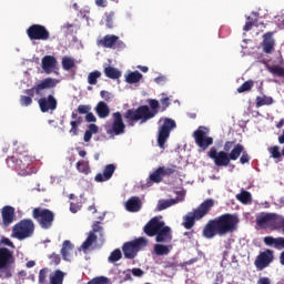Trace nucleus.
<instances>
[{
	"label": "nucleus",
	"mask_w": 284,
	"mask_h": 284,
	"mask_svg": "<svg viewBox=\"0 0 284 284\" xmlns=\"http://www.w3.org/2000/svg\"><path fill=\"white\" fill-rule=\"evenodd\" d=\"M207 128L199 126L197 130L193 132V139L197 148H200L199 152H205L210 145L214 144V139L212 136H207Z\"/></svg>",
	"instance_id": "obj_12"
},
{
	"label": "nucleus",
	"mask_w": 284,
	"mask_h": 284,
	"mask_svg": "<svg viewBox=\"0 0 284 284\" xmlns=\"http://www.w3.org/2000/svg\"><path fill=\"white\" fill-rule=\"evenodd\" d=\"M123 257V254L121 253L120 248H115L109 256L110 263H116L118 261H121Z\"/></svg>",
	"instance_id": "obj_43"
},
{
	"label": "nucleus",
	"mask_w": 284,
	"mask_h": 284,
	"mask_svg": "<svg viewBox=\"0 0 284 284\" xmlns=\"http://www.w3.org/2000/svg\"><path fill=\"white\" fill-rule=\"evenodd\" d=\"M270 72L275 74V77H284V68L278 65H273L270 68Z\"/></svg>",
	"instance_id": "obj_49"
},
{
	"label": "nucleus",
	"mask_w": 284,
	"mask_h": 284,
	"mask_svg": "<svg viewBox=\"0 0 284 284\" xmlns=\"http://www.w3.org/2000/svg\"><path fill=\"white\" fill-rule=\"evenodd\" d=\"M50 258L54 265H59V263H61V256H59V254L53 253L51 254Z\"/></svg>",
	"instance_id": "obj_57"
},
{
	"label": "nucleus",
	"mask_w": 284,
	"mask_h": 284,
	"mask_svg": "<svg viewBox=\"0 0 284 284\" xmlns=\"http://www.w3.org/2000/svg\"><path fill=\"white\" fill-rule=\"evenodd\" d=\"M274 103V99L272 97H257L256 98V108H263V105H272Z\"/></svg>",
	"instance_id": "obj_36"
},
{
	"label": "nucleus",
	"mask_w": 284,
	"mask_h": 284,
	"mask_svg": "<svg viewBox=\"0 0 284 284\" xmlns=\"http://www.w3.org/2000/svg\"><path fill=\"white\" fill-rule=\"evenodd\" d=\"M114 172H116V166L114 164H108L104 168L103 173H98L94 180L97 183H104V181H110L112 179Z\"/></svg>",
	"instance_id": "obj_22"
},
{
	"label": "nucleus",
	"mask_w": 284,
	"mask_h": 284,
	"mask_svg": "<svg viewBox=\"0 0 284 284\" xmlns=\"http://www.w3.org/2000/svg\"><path fill=\"white\" fill-rule=\"evenodd\" d=\"M252 28H254V20L251 17H248L247 22L245 23L243 30H244V32H250V30H252Z\"/></svg>",
	"instance_id": "obj_51"
},
{
	"label": "nucleus",
	"mask_w": 284,
	"mask_h": 284,
	"mask_svg": "<svg viewBox=\"0 0 284 284\" xmlns=\"http://www.w3.org/2000/svg\"><path fill=\"white\" fill-rule=\"evenodd\" d=\"M98 8H108V0H95Z\"/></svg>",
	"instance_id": "obj_61"
},
{
	"label": "nucleus",
	"mask_w": 284,
	"mask_h": 284,
	"mask_svg": "<svg viewBox=\"0 0 284 284\" xmlns=\"http://www.w3.org/2000/svg\"><path fill=\"white\" fill-rule=\"evenodd\" d=\"M176 128V121L165 118L163 120V124L159 126L158 131V145L161 150H165V143H168V139H170V134L172 130Z\"/></svg>",
	"instance_id": "obj_11"
},
{
	"label": "nucleus",
	"mask_w": 284,
	"mask_h": 284,
	"mask_svg": "<svg viewBox=\"0 0 284 284\" xmlns=\"http://www.w3.org/2000/svg\"><path fill=\"white\" fill-rule=\"evenodd\" d=\"M90 105H83V104H80L78 106V112L79 114H88L90 112Z\"/></svg>",
	"instance_id": "obj_52"
},
{
	"label": "nucleus",
	"mask_w": 284,
	"mask_h": 284,
	"mask_svg": "<svg viewBox=\"0 0 284 284\" xmlns=\"http://www.w3.org/2000/svg\"><path fill=\"white\" fill-rule=\"evenodd\" d=\"M74 250V245H72V242L70 240H67L62 244L61 248V255L64 261H68V256H70V252Z\"/></svg>",
	"instance_id": "obj_33"
},
{
	"label": "nucleus",
	"mask_w": 284,
	"mask_h": 284,
	"mask_svg": "<svg viewBox=\"0 0 284 284\" xmlns=\"http://www.w3.org/2000/svg\"><path fill=\"white\" fill-rule=\"evenodd\" d=\"M148 247V240L145 237H139L130 242H125L122 246V252L125 258H135L136 254Z\"/></svg>",
	"instance_id": "obj_10"
},
{
	"label": "nucleus",
	"mask_w": 284,
	"mask_h": 284,
	"mask_svg": "<svg viewBox=\"0 0 284 284\" xmlns=\"http://www.w3.org/2000/svg\"><path fill=\"white\" fill-rule=\"evenodd\" d=\"M241 158H240V163L241 165H245V164H250L251 161V156L250 153H247V151H245V149H243V152H241Z\"/></svg>",
	"instance_id": "obj_47"
},
{
	"label": "nucleus",
	"mask_w": 284,
	"mask_h": 284,
	"mask_svg": "<svg viewBox=\"0 0 284 284\" xmlns=\"http://www.w3.org/2000/svg\"><path fill=\"white\" fill-rule=\"evenodd\" d=\"M156 243H172V229L165 224L155 234Z\"/></svg>",
	"instance_id": "obj_21"
},
{
	"label": "nucleus",
	"mask_w": 284,
	"mask_h": 284,
	"mask_svg": "<svg viewBox=\"0 0 284 284\" xmlns=\"http://www.w3.org/2000/svg\"><path fill=\"white\" fill-rule=\"evenodd\" d=\"M14 207L6 205L1 209V217L3 227H10L14 223Z\"/></svg>",
	"instance_id": "obj_20"
},
{
	"label": "nucleus",
	"mask_w": 284,
	"mask_h": 284,
	"mask_svg": "<svg viewBox=\"0 0 284 284\" xmlns=\"http://www.w3.org/2000/svg\"><path fill=\"white\" fill-rule=\"evenodd\" d=\"M214 207V200L207 199L203 203H201L197 209L193 210V212H189L183 217V227L185 230H192L193 225L196 221H201L204 216H207L210 214V210Z\"/></svg>",
	"instance_id": "obj_5"
},
{
	"label": "nucleus",
	"mask_w": 284,
	"mask_h": 284,
	"mask_svg": "<svg viewBox=\"0 0 284 284\" xmlns=\"http://www.w3.org/2000/svg\"><path fill=\"white\" fill-rule=\"evenodd\" d=\"M85 122H87V123H97V116H94V113L89 112V113L85 115Z\"/></svg>",
	"instance_id": "obj_55"
},
{
	"label": "nucleus",
	"mask_w": 284,
	"mask_h": 284,
	"mask_svg": "<svg viewBox=\"0 0 284 284\" xmlns=\"http://www.w3.org/2000/svg\"><path fill=\"white\" fill-rule=\"evenodd\" d=\"M234 141H226L224 143V150L223 152H230V150H232V148H234Z\"/></svg>",
	"instance_id": "obj_58"
},
{
	"label": "nucleus",
	"mask_w": 284,
	"mask_h": 284,
	"mask_svg": "<svg viewBox=\"0 0 284 284\" xmlns=\"http://www.w3.org/2000/svg\"><path fill=\"white\" fill-rule=\"evenodd\" d=\"M153 252L156 256H168L172 252V245L155 244Z\"/></svg>",
	"instance_id": "obj_28"
},
{
	"label": "nucleus",
	"mask_w": 284,
	"mask_h": 284,
	"mask_svg": "<svg viewBox=\"0 0 284 284\" xmlns=\"http://www.w3.org/2000/svg\"><path fill=\"white\" fill-rule=\"evenodd\" d=\"M243 150L244 148L241 143L235 144L230 153L225 151H219L216 150V146H212L207 152V156L214 162L216 168H227L232 161H239Z\"/></svg>",
	"instance_id": "obj_3"
},
{
	"label": "nucleus",
	"mask_w": 284,
	"mask_h": 284,
	"mask_svg": "<svg viewBox=\"0 0 284 284\" xmlns=\"http://www.w3.org/2000/svg\"><path fill=\"white\" fill-rule=\"evenodd\" d=\"M239 225V215L232 213H224L213 220H210L202 234L204 239H214V236H225L232 232H236Z\"/></svg>",
	"instance_id": "obj_1"
},
{
	"label": "nucleus",
	"mask_w": 284,
	"mask_h": 284,
	"mask_svg": "<svg viewBox=\"0 0 284 284\" xmlns=\"http://www.w3.org/2000/svg\"><path fill=\"white\" fill-rule=\"evenodd\" d=\"M34 234V222L31 219H24L12 227V236L18 241H26Z\"/></svg>",
	"instance_id": "obj_7"
},
{
	"label": "nucleus",
	"mask_w": 284,
	"mask_h": 284,
	"mask_svg": "<svg viewBox=\"0 0 284 284\" xmlns=\"http://www.w3.org/2000/svg\"><path fill=\"white\" fill-rule=\"evenodd\" d=\"M1 243H2L3 245H7L8 247H14V243H12V241H10V239H8V237H3V239L1 240Z\"/></svg>",
	"instance_id": "obj_60"
},
{
	"label": "nucleus",
	"mask_w": 284,
	"mask_h": 284,
	"mask_svg": "<svg viewBox=\"0 0 284 284\" xmlns=\"http://www.w3.org/2000/svg\"><path fill=\"white\" fill-rule=\"evenodd\" d=\"M176 203H179V200H160L156 210L158 212H163V210H168V207H172V205H176Z\"/></svg>",
	"instance_id": "obj_31"
},
{
	"label": "nucleus",
	"mask_w": 284,
	"mask_h": 284,
	"mask_svg": "<svg viewBox=\"0 0 284 284\" xmlns=\"http://www.w3.org/2000/svg\"><path fill=\"white\" fill-rule=\"evenodd\" d=\"M104 74L108 79H121V71L119 69L113 68L111 65L104 68Z\"/></svg>",
	"instance_id": "obj_32"
},
{
	"label": "nucleus",
	"mask_w": 284,
	"mask_h": 284,
	"mask_svg": "<svg viewBox=\"0 0 284 284\" xmlns=\"http://www.w3.org/2000/svg\"><path fill=\"white\" fill-rule=\"evenodd\" d=\"M100 97L104 99V101H110V99H112V93L108 91H101Z\"/></svg>",
	"instance_id": "obj_59"
},
{
	"label": "nucleus",
	"mask_w": 284,
	"mask_h": 284,
	"mask_svg": "<svg viewBox=\"0 0 284 284\" xmlns=\"http://www.w3.org/2000/svg\"><path fill=\"white\" fill-rule=\"evenodd\" d=\"M62 68L65 70V72H70L73 68H77V62L74 61V58L72 57H63L62 58Z\"/></svg>",
	"instance_id": "obj_34"
},
{
	"label": "nucleus",
	"mask_w": 284,
	"mask_h": 284,
	"mask_svg": "<svg viewBox=\"0 0 284 284\" xmlns=\"http://www.w3.org/2000/svg\"><path fill=\"white\" fill-rule=\"evenodd\" d=\"M92 134H99V126L94 123L89 124L88 130L84 132V143H90L92 140Z\"/></svg>",
	"instance_id": "obj_30"
},
{
	"label": "nucleus",
	"mask_w": 284,
	"mask_h": 284,
	"mask_svg": "<svg viewBox=\"0 0 284 284\" xmlns=\"http://www.w3.org/2000/svg\"><path fill=\"white\" fill-rule=\"evenodd\" d=\"M99 79H101V71L95 70L90 72L88 75L89 85H97Z\"/></svg>",
	"instance_id": "obj_41"
},
{
	"label": "nucleus",
	"mask_w": 284,
	"mask_h": 284,
	"mask_svg": "<svg viewBox=\"0 0 284 284\" xmlns=\"http://www.w3.org/2000/svg\"><path fill=\"white\" fill-rule=\"evenodd\" d=\"M264 244L275 250H284V237L265 236Z\"/></svg>",
	"instance_id": "obj_26"
},
{
	"label": "nucleus",
	"mask_w": 284,
	"mask_h": 284,
	"mask_svg": "<svg viewBox=\"0 0 284 284\" xmlns=\"http://www.w3.org/2000/svg\"><path fill=\"white\" fill-rule=\"evenodd\" d=\"M97 243V234L94 232H90L87 240L82 243L81 247L85 252L87 250H90L92 245Z\"/></svg>",
	"instance_id": "obj_35"
},
{
	"label": "nucleus",
	"mask_w": 284,
	"mask_h": 284,
	"mask_svg": "<svg viewBox=\"0 0 284 284\" xmlns=\"http://www.w3.org/2000/svg\"><path fill=\"white\" fill-rule=\"evenodd\" d=\"M95 112L100 119H106V116H110V106L103 101L99 102Z\"/></svg>",
	"instance_id": "obj_27"
},
{
	"label": "nucleus",
	"mask_w": 284,
	"mask_h": 284,
	"mask_svg": "<svg viewBox=\"0 0 284 284\" xmlns=\"http://www.w3.org/2000/svg\"><path fill=\"white\" fill-rule=\"evenodd\" d=\"M143 79V74L139 71L131 72L126 75V83H139Z\"/></svg>",
	"instance_id": "obj_38"
},
{
	"label": "nucleus",
	"mask_w": 284,
	"mask_h": 284,
	"mask_svg": "<svg viewBox=\"0 0 284 284\" xmlns=\"http://www.w3.org/2000/svg\"><path fill=\"white\" fill-rule=\"evenodd\" d=\"M48 276L50 277V268L48 267L41 268L38 275V283L48 284Z\"/></svg>",
	"instance_id": "obj_37"
},
{
	"label": "nucleus",
	"mask_w": 284,
	"mask_h": 284,
	"mask_svg": "<svg viewBox=\"0 0 284 284\" xmlns=\"http://www.w3.org/2000/svg\"><path fill=\"white\" fill-rule=\"evenodd\" d=\"M163 169H160V166L150 175V181L152 183H161L163 181Z\"/></svg>",
	"instance_id": "obj_40"
},
{
	"label": "nucleus",
	"mask_w": 284,
	"mask_h": 284,
	"mask_svg": "<svg viewBox=\"0 0 284 284\" xmlns=\"http://www.w3.org/2000/svg\"><path fill=\"white\" fill-rule=\"evenodd\" d=\"M32 219L37 221L42 230H50L54 223V212L49 209L34 207L32 210Z\"/></svg>",
	"instance_id": "obj_9"
},
{
	"label": "nucleus",
	"mask_w": 284,
	"mask_h": 284,
	"mask_svg": "<svg viewBox=\"0 0 284 284\" xmlns=\"http://www.w3.org/2000/svg\"><path fill=\"white\" fill-rule=\"evenodd\" d=\"M160 170H162V176H172L176 172V165L160 166Z\"/></svg>",
	"instance_id": "obj_45"
},
{
	"label": "nucleus",
	"mask_w": 284,
	"mask_h": 284,
	"mask_svg": "<svg viewBox=\"0 0 284 284\" xmlns=\"http://www.w3.org/2000/svg\"><path fill=\"white\" fill-rule=\"evenodd\" d=\"M163 225H165V222L161 221L159 216H154L144 225L143 230L146 236H156Z\"/></svg>",
	"instance_id": "obj_19"
},
{
	"label": "nucleus",
	"mask_w": 284,
	"mask_h": 284,
	"mask_svg": "<svg viewBox=\"0 0 284 284\" xmlns=\"http://www.w3.org/2000/svg\"><path fill=\"white\" fill-rule=\"evenodd\" d=\"M88 284H110V278L105 276L94 277L93 280L89 281Z\"/></svg>",
	"instance_id": "obj_46"
},
{
	"label": "nucleus",
	"mask_w": 284,
	"mask_h": 284,
	"mask_svg": "<svg viewBox=\"0 0 284 284\" xmlns=\"http://www.w3.org/2000/svg\"><path fill=\"white\" fill-rule=\"evenodd\" d=\"M99 43L102 45V48H110L113 50H124L125 48L124 42L119 38V36L114 34L104 36Z\"/></svg>",
	"instance_id": "obj_17"
},
{
	"label": "nucleus",
	"mask_w": 284,
	"mask_h": 284,
	"mask_svg": "<svg viewBox=\"0 0 284 284\" xmlns=\"http://www.w3.org/2000/svg\"><path fill=\"white\" fill-rule=\"evenodd\" d=\"M149 105H140L138 109H129L124 113V119L128 123H136V121H141V123H146L150 119H154L159 114V108L161 104L159 100L151 99L149 100Z\"/></svg>",
	"instance_id": "obj_2"
},
{
	"label": "nucleus",
	"mask_w": 284,
	"mask_h": 284,
	"mask_svg": "<svg viewBox=\"0 0 284 284\" xmlns=\"http://www.w3.org/2000/svg\"><path fill=\"white\" fill-rule=\"evenodd\" d=\"M10 163H12L14 170L20 176H29V174H32V171H30V163H32V159L28 154H20L18 158H8L7 165H10Z\"/></svg>",
	"instance_id": "obj_8"
},
{
	"label": "nucleus",
	"mask_w": 284,
	"mask_h": 284,
	"mask_svg": "<svg viewBox=\"0 0 284 284\" xmlns=\"http://www.w3.org/2000/svg\"><path fill=\"white\" fill-rule=\"evenodd\" d=\"M112 119V125L106 130V134H110L111 136H121V134H125V122H123L121 112H114Z\"/></svg>",
	"instance_id": "obj_15"
},
{
	"label": "nucleus",
	"mask_w": 284,
	"mask_h": 284,
	"mask_svg": "<svg viewBox=\"0 0 284 284\" xmlns=\"http://www.w3.org/2000/svg\"><path fill=\"white\" fill-rule=\"evenodd\" d=\"M257 284H272V282L270 281L268 277H261V278L257 281Z\"/></svg>",
	"instance_id": "obj_63"
},
{
	"label": "nucleus",
	"mask_w": 284,
	"mask_h": 284,
	"mask_svg": "<svg viewBox=\"0 0 284 284\" xmlns=\"http://www.w3.org/2000/svg\"><path fill=\"white\" fill-rule=\"evenodd\" d=\"M71 129H70V134L71 136H78L79 135V125H81L79 122H74V120H72L70 122Z\"/></svg>",
	"instance_id": "obj_48"
},
{
	"label": "nucleus",
	"mask_w": 284,
	"mask_h": 284,
	"mask_svg": "<svg viewBox=\"0 0 284 284\" xmlns=\"http://www.w3.org/2000/svg\"><path fill=\"white\" fill-rule=\"evenodd\" d=\"M38 105L40 108V112H50L52 114V112H54V110H57L59 106V101L53 94H49L47 97L40 98L38 100Z\"/></svg>",
	"instance_id": "obj_16"
},
{
	"label": "nucleus",
	"mask_w": 284,
	"mask_h": 284,
	"mask_svg": "<svg viewBox=\"0 0 284 284\" xmlns=\"http://www.w3.org/2000/svg\"><path fill=\"white\" fill-rule=\"evenodd\" d=\"M30 41H50V31L43 24H31L27 29Z\"/></svg>",
	"instance_id": "obj_13"
},
{
	"label": "nucleus",
	"mask_w": 284,
	"mask_h": 284,
	"mask_svg": "<svg viewBox=\"0 0 284 284\" xmlns=\"http://www.w3.org/2000/svg\"><path fill=\"white\" fill-rule=\"evenodd\" d=\"M268 152L272 159H281V148H278L277 145L270 148Z\"/></svg>",
	"instance_id": "obj_50"
},
{
	"label": "nucleus",
	"mask_w": 284,
	"mask_h": 284,
	"mask_svg": "<svg viewBox=\"0 0 284 284\" xmlns=\"http://www.w3.org/2000/svg\"><path fill=\"white\" fill-rule=\"evenodd\" d=\"M57 58L54 55H44L42 58V70L45 74H52V70L57 68Z\"/></svg>",
	"instance_id": "obj_24"
},
{
	"label": "nucleus",
	"mask_w": 284,
	"mask_h": 284,
	"mask_svg": "<svg viewBox=\"0 0 284 284\" xmlns=\"http://www.w3.org/2000/svg\"><path fill=\"white\" fill-rule=\"evenodd\" d=\"M141 207H143V203L139 196H132L125 203V210L128 212H140Z\"/></svg>",
	"instance_id": "obj_25"
},
{
	"label": "nucleus",
	"mask_w": 284,
	"mask_h": 284,
	"mask_svg": "<svg viewBox=\"0 0 284 284\" xmlns=\"http://www.w3.org/2000/svg\"><path fill=\"white\" fill-rule=\"evenodd\" d=\"M236 199H237V201H240V203L247 205V203H250V201H252V193H250L247 191H242L240 194L236 195Z\"/></svg>",
	"instance_id": "obj_39"
},
{
	"label": "nucleus",
	"mask_w": 284,
	"mask_h": 284,
	"mask_svg": "<svg viewBox=\"0 0 284 284\" xmlns=\"http://www.w3.org/2000/svg\"><path fill=\"white\" fill-rule=\"evenodd\" d=\"M256 225L261 230H267V227H273V230H281L276 213H261L260 215H256Z\"/></svg>",
	"instance_id": "obj_14"
},
{
	"label": "nucleus",
	"mask_w": 284,
	"mask_h": 284,
	"mask_svg": "<svg viewBox=\"0 0 284 284\" xmlns=\"http://www.w3.org/2000/svg\"><path fill=\"white\" fill-rule=\"evenodd\" d=\"M162 112H165L170 108V98L161 99Z\"/></svg>",
	"instance_id": "obj_53"
},
{
	"label": "nucleus",
	"mask_w": 284,
	"mask_h": 284,
	"mask_svg": "<svg viewBox=\"0 0 284 284\" xmlns=\"http://www.w3.org/2000/svg\"><path fill=\"white\" fill-rule=\"evenodd\" d=\"M57 83H59V80L54 78H45L36 83L31 89L24 90L26 95L20 97V105H22V108H29V105L32 104V99H34L36 94L41 97L43 90H52V88H57Z\"/></svg>",
	"instance_id": "obj_4"
},
{
	"label": "nucleus",
	"mask_w": 284,
	"mask_h": 284,
	"mask_svg": "<svg viewBox=\"0 0 284 284\" xmlns=\"http://www.w3.org/2000/svg\"><path fill=\"white\" fill-rule=\"evenodd\" d=\"M252 88H254V81L247 80L237 89V92L243 94V92H250Z\"/></svg>",
	"instance_id": "obj_42"
},
{
	"label": "nucleus",
	"mask_w": 284,
	"mask_h": 284,
	"mask_svg": "<svg viewBox=\"0 0 284 284\" xmlns=\"http://www.w3.org/2000/svg\"><path fill=\"white\" fill-rule=\"evenodd\" d=\"M280 263L284 265V251L280 254Z\"/></svg>",
	"instance_id": "obj_64"
},
{
	"label": "nucleus",
	"mask_w": 284,
	"mask_h": 284,
	"mask_svg": "<svg viewBox=\"0 0 284 284\" xmlns=\"http://www.w3.org/2000/svg\"><path fill=\"white\" fill-rule=\"evenodd\" d=\"M63 278H65V273L61 270H55L49 275L50 284H63Z\"/></svg>",
	"instance_id": "obj_29"
},
{
	"label": "nucleus",
	"mask_w": 284,
	"mask_h": 284,
	"mask_svg": "<svg viewBox=\"0 0 284 284\" xmlns=\"http://www.w3.org/2000/svg\"><path fill=\"white\" fill-rule=\"evenodd\" d=\"M272 261H274V251L266 248L256 256L254 265L257 270H265L270 267Z\"/></svg>",
	"instance_id": "obj_18"
},
{
	"label": "nucleus",
	"mask_w": 284,
	"mask_h": 284,
	"mask_svg": "<svg viewBox=\"0 0 284 284\" xmlns=\"http://www.w3.org/2000/svg\"><path fill=\"white\" fill-rule=\"evenodd\" d=\"M71 119L75 122L79 123L81 125V123H83V116L79 115L75 112H72L71 114Z\"/></svg>",
	"instance_id": "obj_54"
},
{
	"label": "nucleus",
	"mask_w": 284,
	"mask_h": 284,
	"mask_svg": "<svg viewBox=\"0 0 284 284\" xmlns=\"http://www.w3.org/2000/svg\"><path fill=\"white\" fill-rule=\"evenodd\" d=\"M131 272H132L133 276H138V277L143 276V270H141V268H132Z\"/></svg>",
	"instance_id": "obj_62"
},
{
	"label": "nucleus",
	"mask_w": 284,
	"mask_h": 284,
	"mask_svg": "<svg viewBox=\"0 0 284 284\" xmlns=\"http://www.w3.org/2000/svg\"><path fill=\"white\" fill-rule=\"evenodd\" d=\"M79 210H81V205H79L78 203H70V212H72V214H77V212H79Z\"/></svg>",
	"instance_id": "obj_56"
},
{
	"label": "nucleus",
	"mask_w": 284,
	"mask_h": 284,
	"mask_svg": "<svg viewBox=\"0 0 284 284\" xmlns=\"http://www.w3.org/2000/svg\"><path fill=\"white\" fill-rule=\"evenodd\" d=\"M273 36H274L273 32H267L263 36L262 47H263V52H265V54H272V52H274L275 41Z\"/></svg>",
	"instance_id": "obj_23"
},
{
	"label": "nucleus",
	"mask_w": 284,
	"mask_h": 284,
	"mask_svg": "<svg viewBox=\"0 0 284 284\" xmlns=\"http://www.w3.org/2000/svg\"><path fill=\"white\" fill-rule=\"evenodd\" d=\"M77 170L81 172V174H89L90 173V165L84 161L77 162Z\"/></svg>",
	"instance_id": "obj_44"
},
{
	"label": "nucleus",
	"mask_w": 284,
	"mask_h": 284,
	"mask_svg": "<svg viewBox=\"0 0 284 284\" xmlns=\"http://www.w3.org/2000/svg\"><path fill=\"white\" fill-rule=\"evenodd\" d=\"M14 263H17L14 252L8 247H0V278H12Z\"/></svg>",
	"instance_id": "obj_6"
}]
</instances>
